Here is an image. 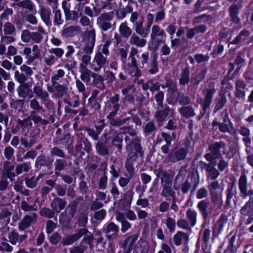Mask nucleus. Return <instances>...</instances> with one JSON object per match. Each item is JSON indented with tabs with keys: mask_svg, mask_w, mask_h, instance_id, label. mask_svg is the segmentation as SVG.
Segmentation results:
<instances>
[{
	"mask_svg": "<svg viewBox=\"0 0 253 253\" xmlns=\"http://www.w3.org/2000/svg\"><path fill=\"white\" fill-rule=\"evenodd\" d=\"M80 22L83 26H88L92 28V22L90 21L89 18L85 15L81 16Z\"/></svg>",
	"mask_w": 253,
	"mask_h": 253,
	"instance_id": "nucleus-64",
	"label": "nucleus"
},
{
	"mask_svg": "<svg viewBox=\"0 0 253 253\" xmlns=\"http://www.w3.org/2000/svg\"><path fill=\"white\" fill-rule=\"evenodd\" d=\"M110 4L111 2L106 0V1L102 0H96V5L100 9L105 8L111 9Z\"/></svg>",
	"mask_w": 253,
	"mask_h": 253,
	"instance_id": "nucleus-50",
	"label": "nucleus"
},
{
	"mask_svg": "<svg viewBox=\"0 0 253 253\" xmlns=\"http://www.w3.org/2000/svg\"><path fill=\"white\" fill-rule=\"evenodd\" d=\"M239 133L244 136L242 141L245 146H249L251 144L252 140L250 137V129L245 126H242L238 130Z\"/></svg>",
	"mask_w": 253,
	"mask_h": 253,
	"instance_id": "nucleus-18",
	"label": "nucleus"
},
{
	"mask_svg": "<svg viewBox=\"0 0 253 253\" xmlns=\"http://www.w3.org/2000/svg\"><path fill=\"white\" fill-rule=\"evenodd\" d=\"M208 205L209 203L207 201L205 200H203L199 202L197 205V207L199 210L200 211L202 214L205 217L207 216L208 215L207 209Z\"/></svg>",
	"mask_w": 253,
	"mask_h": 253,
	"instance_id": "nucleus-43",
	"label": "nucleus"
},
{
	"mask_svg": "<svg viewBox=\"0 0 253 253\" xmlns=\"http://www.w3.org/2000/svg\"><path fill=\"white\" fill-rule=\"evenodd\" d=\"M39 13L42 21L47 25L51 24L50 22V9L48 7H45L42 5L40 6Z\"/></svg>",
	"mask_w": 253,
	"mask_h": 253,
	"instance_id": "nucleus-15",
	"label": "nucleus"
},
{
	"mask_svg": "<svg viewBox=\"0 0 253 253\" xmlns=\"http://www.w3.org/2000/svg\"><path fill=\"white\" fill-rule=\"evenodd\" d=\"M65 75V72L62 69H59L57 70L56 74H54L51 77V82L53 84H55L57 81L59 80V79L62 77H63Z\"/></svg>",
	"mask_w": 253,
	"mask_h": 253,
	"instance_id": "nucleus-53",
	"label": "nucleus"
},
{
	"mask_svg": "<svg viewBox=\"0 0 253 253\" xmlns=\"http://www.w3.org/2000/svg\"><path fill=\"white\" fill-rule=\"evenodd\" d=\"M25 235H19L18 233L12 231L8 235L9 241L12 245H16L17 243H21L26 238Z\"/></svg>",
	"mask_w": 253,
	"mask_h": 253,
	"instance_id": "nucleus-22",
	"label": "nucleus"
},
{
	"mask_svg": "<svg viewBox=\"0 0 253 253\" xmlns=\"http://www.w3.org/2000/svg\"><path fill=\"white\" fill-rule=\"evenodd\" d=\"M40 213L41 215L49 218H52L54 216V212L47 208H42L40 211Z\"/></svg>",
	"mask_w": 253,
	"mask_h": 253,
	"instance_id": "nucleus-62",
	"label": "nucleus"
},
{
	"mask_svg": "<svg viewBox=\"0 0 253 253\" xmlns=\"http://www.w3.org/2000/svg\"><path fill=\"white\" fill-rule=\"evenodd\" d=\"M133 198V194L131 192L128 191L124 195V199L120 201V204L125 203L123 206V210H127L125 213V216L128 220L134 221L137 219L136 215L134 211L130 210V205Z\"/></svg>",
	"mask_w": 253,
	"mask_h": 253,
	"instance_id": "nucleus-3",
	"label": "nucleus"
},
{
	"mask_svg": "<svg viewBox=\"0 0 253 253\" xmlns=\"http://www.w3.org/2000/svg\"><path fill=\"white\" fill-rule=\"evenodd\" d=\"M15 27L10 23L7 22L4 25L3 31L6 35H11L15 31Z\"/></svg>",
	"mask_w": 253,
	"mask_h": 253,
	"instance_id": "nucleus-57",
	"label": "nucleus"
},
{
	"mask_svg": "<svg viewBox=\"0 0 253 253\" xmlns=\"http://www.w3.org/2000/svg\"><path fill=\"white\" fill-rule=\"evenodd\" d=\"M91 77L93 78L92 83L94 86H96L100 90L105 88L103 78L101 75L95 73H92Z\"/></svg>",
	"mask_w": 253,
	"mask_h": 253,
	"instance_id": "nucleus-26",
	"label": "nucleus"
},
{
	"mask_svg": "<svg viewBox=\"0 0 253 253\" xmlns=\"http://www.w3.org/2000/svg\"><path fill=\"white\" fill-rule=\"evenodd\" d=\"M65 18L66 21L73 20L77 21L78 19V13L75 11H70L68 9H64Z\"/></svg>",
	"mask_w": 253,
	"mask_h": 253,
	"instance_id": "nucleus-40",
	"label": "nucleus"
},
{
	"mask_svg": "<svg viewBox=\"0 0 253 253\" xmlns=\"http://www.w3.org/2000/svg\"><path fill=\"white\" fill-rule=\"evenodd\" d=\"M79 30V27L77 26H69L65 28L62 31V36L65 38H69L74 35L75 32Z\"/></svg>",
	"mask_w": 253,
	"mask_h": 253,
	"instance_id": "nucleus-32",
	"label": "nucleus"
},
{
	"mask_svg": "<svg viewBox=\"0 0 253 253\" xmlns=\"http://www.w3.org/2000/svg\"><path fill=\"white\" fill-rule=\"evenodd\" d=\"M149 54L148 52H144L140 56L137 55L138 58V68H143L145 64H147L149 59Z\"/></svg>",
	"mask_w": 253,
	"mask_h": 253,
	"instance_id": "nucleus-35",
	"label": "nucleus"
},
{
	"mask_svg": "<svg viewBox=\"0 0 253 253\" xmlns=\"http://www.w3.org/2000/svg\"><path fill=\"white\" fill-rule=\"evenodd\" d=\"M138 236L137 234H133L128 236L127 239L122 244L126 245V247L131 249L137 240Z\"/></svg>",
	"mask_w": 253,
	"mask_h": 253,
	"instance_id": "nucleus-38",
	"label": "nucleus"
},
{
	"mask_svg": "<svg viewBox=\"0 0 253 253\" xmlns=\"http://www.w3.org/2000/svg\"><path fill=\"white\" fill-rule=\"evenodd\" d=\"M234 195V190H233V185H231L228 188L227 192V199L226 201L225 207H228L230 205V199H232Z\"/></svg>",
	"mask_w": 253,
	"mask_h": 253,
	"instance_id": "nucleus-48",
	"label": "nucleus"
},
{
	"mask_svg": "<svg viewBox=\"0 0 253 253\" xmlns=\"http://www.w3.org/2000/svg\"><path fill=\"white\" fill-rule=\"evenodd\" d=\"M186 216L189 220L191 225L193 227L194 226L197 222V212L192 209H188L187 211Z\"/></svg>",
	"mask_w": 253,
	"mask_h": 253,
	"instance_id": "nucleus-33",
	"label": "nucleus"
},
{
	"mask_svg": "<svg viewBox=\"0 0 253 253\" xmlns=\"http://www.w3.org/2000/svg\"><path fill=\"white\" fill-rule=\"evenodd\" d=\"M54 25H60L63 22V20L61 18V13L60 10H56L54 12Z\"/></svg>",
	"mask_w": 253,
	"mask_h": 253,
	"instance_id": "nucleus-54",
	"label": "nucleus"
},
{
	"mask_svg": "<svg viewBox=\"0 0 253 253\" xmlns=\"http://www.w3.org/2000/svg\"><path fill=\"white\" fill-rule=\"evenodd\" d=\"M170 113L172 116L173 114V110L170 109L169 108H167L165 110L159 111L157 112L155 114V117L157 121L159 122L160 125H162V123L166 119L167 116L168 114Z\"/></svg>",
	"mask_w": 253,
	"mask_h": 253,
	"instance_id": "nucleus-24",
	"label": "nucleus"
},
{
	"mask_svg": "<svg viewBox=\"0 0 253 253\" xmlns=\"http://www.w3.org/2000/svg\"><path fill=\"white\" fill-rule=\"evenodd\" d=\"M35 113L36 112L35 111H32L31 113L30 116L28 118L25 119L22 121H19V124L22 126H26L27 125L31 126V120H32L35 124L42 123L43 120L39 116L34 115Z\"/></svg>",
	"mask_w": 253,
	"mask_h": 253,
	"instance_id": "nucleus-17",
	"label": "nucleus"
},
{
	"mask_svg": "<svg viewBox=\"0 0 253 253\" xmlns=\"http://www.w3.org/2000/svg\"><path fill=\"white\" fill-rule=\"evenodd\" d=\"M30 106L35 112H40L42 110V107L40 105L39 101L36 98L30 101Z\"/></svg>",
	"mask_w": 253,
	"mask_h": 253,
	"instance_id": "nucleus-49",
	"label": "nucleus"
},
{
	"mask_svg": "<svg viewBox=\"0 0 253 253\" xmlns=\"http://www.w3.org/2000/svg\"><path fill=\"white\" fill-rule=\"evenodd\" d=\"M149 29L148 28L147 29H144L142 22H140L136 25L135 30L138 34L142 36L143 38H146L149 34Z\"/></svg>",
	"mask_w": 253,
	"mask_h": 253,
	"instance_id": "nucleus-41",
	"label": "nucleus"
},
{
	"mask_svg": "<svg viewBox=\"0 0 253 253\" xmlns=\"http://www.w3.org/2000/svg\"><path fill=\"white\" fill-rule=\"evenodd\" d=\"M33 91L36 96L41 100L47 97L49 95L48 92L45 90H43L40 85L35 86L33 88Z\"/></svg>",
	"mask_w": 253,
	"mask_h": 253,
	"instance_id": "nucleus-31",
	"label": "nucleus"
},
{
	"mask_svg": "<svg viewBox=\"0 0 253 253\" xmlns=\"http://www.w3.org/2000/svg\"><path fill=\"white\" fill-rule=\"evenodd\" d=\"M66 204V202L62 199L56 198L51 203V207L53 211L59 212L65 208Z\"/></svg>",
	"mask_w": 253,
	"mask_h": 253,
	"instance_id": "nucleus-21",
	"label": "nucleus"
},
{
	"mask_svg": "<svg viewBox=\"0 0 253 253\" xmlns=\"http://www.w3.org/2000/svg\"><path fill=\"white\" fill-rule=\"evenodd\" d=\"M119 101V95L118 94H115L110 98L109 106L110 110L119 111L120 109V105L118 103Z\"/></svg>",
	"mask_w": 253,
	"mask_h": 253,
	"instance_id": "nucleus-34",
	"label": "nucleus"
},
{
	"mask_svg": "<svg viewBox=\"0 0 253 253\" xmlns=\"http://www.w3.org/2000/svg\"><path fill=\"white\" fill-rule=\"evenodd\" d=\"M113 18V12L103 13L97 18V24L102 31H106L111 29L112 24L110 23V21H111Z\"/></svg>",
	"mask_w": 253,
	"mask_h": 253,
	"instance_id": "nucleus-6",
	"label": "nucleus"
},
{
	"mask_svg": "<svg viewBox=\"0 0 253 253\" xmlns=\"http://www.w3.org/2000/svg\"><path fill=\"white\" fill-rule=\"evenodd\" d=\"M36 214L32 212L26 215L19 223L18 228L23 231L29 227L33 223L36 221Z\"/></svg>",
	"mask_w": 253,
	"mask_h": 253,
	"instance_id": "nucleus-11",
	"label": "nucleus"
},
{
	"mask_svg": "<svg viewBox=\"0 0 253 253\" xmlns=\"http://www.w3.org/2000/svg\"><path fill=\"white\" fill-rule=\"evenodd\" d=\"M205 75V71L200 70L198 71L196 76L193 79V81L195 83H199L203 80Z\"/></svg>",
	"mask_w": 253,
	"mask_h": 253,
	"instance_id": "nucleus-61",
	"label": "nucleus"
},
{
	"mask_svg": "<svg viewBox=\"0 0 253 253\" xmlns=\"http://www.w3.org/2000/svg\"><path fill=\"white\" fill-rule=\"evenodd\" d=\"M161 84L158 82L154 83L153 81H149L142 85L144 90L149 89L151 91L154 92L159 90Z\"/></svg>",
	"mask_w": 253,
	"mask_h": 253,
	"instance_id": "nucleus-30",
	"label": "nucleus"
},
{
	"mask_svg": "<svg viewBox=\"0 0 253 253\" xmlns=\"http://www.w3.org/2000/svg\"><path fill=\"white\" fill-rule=\"evenodd\" d=\"M24 104V101L22 100H13L11 99L10 102V107L16 110H20L22 109Z\"/></svg>",
	"mask_w": 253,
	"mask_h": 253,
	"instance_id": "nucleus-47",
	"label": "nucleus"
},
{
	"mask_svg": "<svg viewBox=\"0 0 253 253\" xmlns=\"http://www.w3.org/2000/svg\"><path fill=\"white\" fill-rule=\"evenodd\" d=\"M79 71L81 73L80 78L84 83H88L90 81V76L92 73L87 68H80Z\"/></svg>",
	"mask_w": 253,
	"mask_h": 253,
	"instance_id": "nucleus-28",
	"label": "nucleus"
},
{
	"mask_svg": "<svg viewBox=\"0 0 253 253\" xmlns=\"http://www.w3.org/2000/svg\"><path fill=\"white\" fill-rule=\"evenodd\" d=\"M162 184L163 185V188L161 193L162 196L165 197L167 199H168L169 197H174L175 192L171 189V181L169 180H162Z\"/></svg>",
	"mask_w": 253,
	"mask_h": 253,
	"instance_id": "nucleus-13",
	"label": "nucleus"
},
{
	"mask_svg": "<svg viewBox=\"0 0 253 253\" xmlns=\"http://www.w3.org/2000/svg\"><path fill=\"white\" fill-rule=\"evenodd\" d=\"M128 119V118L125 119H112L109 120V123L111 126H120L121 125L125 124L126 120Z\"/></svg>",
	"mask_w": 253,
	"mask_h": 253,
	"instance_id": "nucleus-60",
	"label": "nucleus"
},
{
	"mask_svg": "<svg viewBox=\"0 0 253 253\" xmlns=\"http://www.w3.org/2000/svg\"><path fill=\"white\" fill-rule=\"evenodd\" d=\"M177 225L179 228L182 229L190 230L189 224L186 219H181L177 220Z\"/></svg>",
	"mask_w": 253,
	"mask_h": 253,
	"instance_id": "nucleus-56",
	"label": "nucleus"
},
{
	"mask_svg": "<svg viewBox=\"0 0 253 253\" xmlns=\"http://www.w3.org/2000/svg\"><path fill=\"white\" fill-rule=\"evenodd\" d=\"M107 62V57L103 55L100 51L95 52L94 57L90 64V68L94 72H99Z\"/></svg>",
	"mask_w": 253,
	"mask_h": 253,
	"instance_id": "nucleus-5",
	"label": "nucleus"
},
{
	"mask_svg": "<svg viewBox=\"0 0 253 253\" xmlns=\"http://www.w3.org/2000/svg\"><path fill=\"white\" fill-rule=\"evenodd\" d=\"M214 91L213 89H209L205 92V107H208L211 103L212 95Z\"/></svg>",
	"mask_w": 253,
	"mask_h": 253,
	"instance_id": "nucleus-46",
	"label": "nucleus"
},
{
	"mask_svg": "<svg viewBox=\"0 0 253 253\" xmlns=\"http://www.w3.org/2000/svg\"><path fill=\"white\" fill-rule=\"evenodd\" d=\"M232 125L230 120L225 116L222 123V132H229L232 129Z\"/></svg>",
	"mask_w": 253,
	"mask_h": 253,
	"instance_id": "nucleus-51",
	"label": "nucleus"
},
{
	"mask_svg": "<svg viewBox=\"0 0 253 253\" xmlns=\"http://www.w3.org/2000/svg\"><path fill=\"white\" fill-rule=\"evenodd\" d=\"M76 56L81 61L80 68H87V66L90 63L91 55L88 54H84V51L80 49L76 53Z\"/></svg>",
	"mask_w": 253,
	"mask_h": 253,
	"instance_id": "nucleus-16",
	"label": "nucleus"
},
{
	"mask_svg": "<svg viewBox=\"0 0 253 253\" xmlns=\"http://www.w3.org/2000/svg\"><path fill=\"white\" fill-rule=\"evenodd\" d=\"M242 7L241 5L237 4H232L229 7V15L232 22L236 24H239L241 22L239 17V10Z\"/></svg>",
	"mask_w": 253,
	"mask_h": 253,
	"instance_id": "nucleus-14",
	"label": "nucleus"
},
{
	"mask_svg": "<svg viewBox=\"0 0 253 253\" xmlns=\"http://www.w3.org/2000/svg\"><path fill=\"white\" fill-rule=\"evenodd\" d=\"M130 62L124 65L126 73L132 76L139 77L141 76V72L138 68V63L135 56H128Z\"/></svg>",
	"mask_w": 253,
	"mask_h": 253,
	"instance_id": "nucleus-4",
	"label": "nucleus"
},
{
	"mask_svg": "<svg viewBox=\"0 0 253 253\" xmlns=\"http://www.w3.org/2000/svg\"><path fill=\"white\" fill-rule=\"evenodd\" d=\"M156 127L153 122H149L144 127L143 131L146 135H149L151 132L155 130Z\"/></svg>",
	"mask_w": 253,
	"mask_h": 253,
	"instance_id": "nucleus-52",
	"label": "nucleus"
},
{
	"mask_svg": "<svg viewBox=\"0 0 253 253\" xmlns=\"http://www.w3.org/2000/svg\"><path fill=\"white\" fill-rule=\"evenodd\" d=\"M30 163H24L23 164L17 165L16 167L15 171L17 174H20L23 172H28L31 169Z\"/></svg>",
	"mask_w": 253,
	"mask_h": 253,
	"instance_id": "nucleus-36",
	"label": "nucleus"
},
{
	"mask_svg": "<svg viewBox=\"0 0 253 253\" xmlns=\"http://www.w3.org/2000/svg\"><path fill=\"white\" fill-rule=\"evenodd\" d=\"M97 152L102 155L108 154V149L101 142H98L96 146Z\"/></svg>",
	"mask_w": 253,
	"mask_h": 253,
	"instance_id": "nucleus-59",
	"label": "nucleus"
},
{
	"mask_svg": "<svg viewBox=\"0 0 253 253\" xmlns=\"http://www.w3.org/2000/svg\"><path fill=\"white\" fill-rule=\"evenodd\" d=\"M103 229L109 240H114L117 238L119 228L114 222H111L105 224Z\"/></svg>",
	"mask_w": 253,
	"mask_h": 253,
	"instance_id": "nucleus-7",
	"label": "nucleus"
},
{
	"mask_svg": "<svg viewBox=\"0 0 253 253\" xmlns=\"http://www.w3.org/2000/svg\"><path fill=\"white\" fill-rule=\"evenodd\" d=\"M31 197L27 198L28 202L22 201L21 203V209L25 211H32L34 210V205L31 204Z\"/></svg>",
	"mask_w": 253,
	"mask_h": 253,
	"instance_id": "nucleus-45",
	"label": "nucleus"
},
{
	"mask_svg": "<svg viewBox=\"0 0 253 253\" xmlns=\"http://www.w3.org/2000/svg\"><path fill=\"white\" fill-rule=\"evenodd\" d=\"M31 91V89L26 84H21L17 88L19 96L22 98L26 97Z\"/></svg>",
	"mask_w": 253,
	"mask_h": 253,
	"instance_id": "nucleus-37",
	"label": "nucleus"
},
{
	"mask_svg": "<svg viewBox=\"0 0 253 253\" xmlns=\"http://www.w3.org/2000/svg\"><path fill=\"white\" fill-rule=\"evenodd\" d=\"M195 58L198 63H202L208 61L210 59V57L208 54H198L195 56Z\"/></svg>",
	"mask_w": 253,
	"mask_h": 253,
	"instance_id": "nucleus-63",
	"label": "nucleus"
},
{
	"mask_svg": "<svg viewBox=\"0 0 253 253\" xmlns=\"http://www.w3.org/2000/svg\"><path fill=\"white\" fill-rule=\"evenodd\" d=\"M165 36V31L158 25H154L151 30V40L153 42H163V37Z\"/></svg>",
	"mask_w": 253,
	"mask_h": 253,
	"instance_id": "nucleus-12",
	"label": "nucleus"
},
{
	"mask_svg": "<svg viewBox=\"0 0 253 253\" xmlns=\"http://www.w3.org/2000/svg\"><path fill=\"white\" fill-rule=\"evenodd\" d=\"M190 81V69L187 65L182 69L179 78V82L180 85H185L189 83Z\"/></svg>",
	"mask_w": 253,
	"mask_h": 253,
	"instance_id": "nucleus-23",
	"label": "nucleus"
},
{
	"mask_svg": "<svg viewBox=\"0 0 253 253\" xmlns=\"http://www.w3.org/2000/svg\"><path fill=\"white\" fill-rule=\"evenodd\" d=\"M14 168V165L9 161H5L3 162V172L6 177L10 178L15 176V173L12 172Z\"/></svg>",
	"mask_w": 253,
	"mask_h": 253,
	"instance_id": "nucleus-25",
	"label": "nucleus"
},
{
	"mask_svg": "<svg viewBox=\"0 0 253 253\" xmlns=\"http://www.w3.org/2000/svg\"><path fill=\"white\" fill-rule=\"evenodd\" d=\"M239 187L241 193L244 197L251 196L248 201L241 208L240 213L242 216L246 215H253V189L247 190V179L246 176L242 175L239 180Z\"/></svg>",
	"mask_w": 253,
	"mask_h": 253,
	"instance_id": "nucleus-2",
	"label": "nucleus"
},
{
	"mask_svg": "<svg viewBox=\"0 0 253 253\" xmlns=\"http://www.w3.org/2000/svg\"><path fill=\"white\" fill-rule=\"evenodd\" d=\"M150 250L149 243L145 240L140 239L133 253H148Z\"/></svg>",
	"mask_w": 253,
	"mask_h": 253,
	"instance_id": "nucleus-19",
	"label": "nucleus"
},
{
	"mask_svg": "<svg viewBox=\"0 0 253 253\" xmlns=\"http://www.w3.org/2000/svg\"><path fill=\"white\" fill-rule=\"evenodd\" d=\"M88 40L86 44L81 49L84 54L91 55L95 41V33L94 29H91L87 32Z\"/></svg>",
	"mask_w": 253,
	"mask_h": 253,
	"instance_id": "nucleus-9",
	"label": "nucleus"
},
{
	"mask_svg": "<svg viewBox=\"0 0 253 253\" xmlns=\"http://www.w3.org/2000/svg\"><path fill=\"white\" fill-rule=\"evenodd\" d=\"M140 142V139L138 137H136L130 142H127L126 146L128 154L125 163V168L131 175H133L134 173V162L138 156L142 157L143 156L144 152Z\"/></svg>",
	"mask_w": 253,
	"mask_h": 253,
	"instance_id": "nucleus-1",
	"label": "nucleus"
},
{
	"mask_svg": "<svg viewBox=\"0 0 253 253\" xmlns=\"http://www.w3.org/2000/svg\"><path fill=\"white\" fill-rule=\"evenodd\" d=\"M88 232V230L85 228H82L76 234L72 235H69L64 238L62 240V244L64 245H70L72 244L75 241L81 238L83 235H85Z\"/></svg>",
	"mask_w": 253,
	"mask_h": 253,
	"instance_id": "nucleus-10",
	"label": "nucleus"
},
{
	"mask_svg": "<svg viewBox=\"0 0 253 253\" xmlns=\"http://www.w3.org/2000/svg\"><path fill=\"white\" fill-rule=\"evenodd\" d=\"M166 224L167 228L169 231L172 232L175 230V220L170 217H168L166 220Z\"/></svg>",
	"mask_w": 253,
	"mask_h": 253,
	"instance_id": "nucleus-55",
	"label": "nucleus"
},
{
	"mask_svg": "<svg viewBox=\"0 0 253 253\" xmlns=\"http://www.w3.org/2000/svg\"><path fill=\"white\" fill-rule=\"evenodd\" d=\"M178 93L176 89L175 86L170 87L168 89V98L167 99V102L169 104L172 103L173 100H177V98L176 95Z\"/></svg>",
	"mask_w": 253,
	"mask_h": 253,
	"instance_id": "nucleus-39",
	"label": "nucleus"
},
{
	"mask_svg": "<svg viewBox=\"0 0 253 253\" xmlns=\"http://www.w3.org/2000/svg\"><path fill=\"white\" fill-rule=\"evenodd\" d=\"M17 5L21 7L26 8L30 11H35L36 8L34 5L29 0H23L17 3Z\"/></svg>",
	"mask_w": 253,
	"mask_h": 253,
	"instance_id": "nucleus-44",
	"label": "nucleus"
},
{
	"mask_svg": "<svg viewBox=\"0 0 253 253\" xmlns=\"http://www.w3.org/2000/svg\"><path fill=\"white\" fill-rule=\"evenodd\" d=\"M119 30L120 34L123 37L127 38L131 34V30L127 26L126 22L121 23Z\"/></svg>",
	"mask_w": 253,
	"mask_h": 253,
	"instance_id": "nucleus-29",
	"label": "nucleus"
},
{
	"mask_svg": "<svg viewBox=\"0 0 253 253\" xmlns=\"http://www.w3.org/2000/svg\"><path fill=\"white\" fill-rule=\"evenodd\" d=\"M180 114L187 118L193 116L195 115L193 109L190 106L181 107L179 109Z\"/></svg>",
	"mask_w": 253,
	"mask_h": 253,
	"instance_id": "nucleus-42",
	"label": "nucleus"
},
{
	"mask_svg": "<svg viewBox=\"0 0 253 253\" xmlns=\"http://www.w3.org/2000/svg\"><path fill=\"white\" fill-rule=\"evenodd\" d=\"M187 150L185 148H175L171 151L169 155V161L173 163L185 159Z\"/></svg>",
	"mask_w": 253,
	"mask_h": 253,
	"instance_id": "nucleus-8",
	"label": "nucleus"
},
{
	"mask_svg": "<svg viewBox=\"0 0 253 253\" xmlns=\"http://www.w3.org/2000/svg\"><path fill=\"white\" fill-rule=\"evenodd\" d=\"M14 150L10 146L6 147L3 151V154L7 160H10L13 156Z\"/></svg>",
	"mask_w": 253,
	"mask_h": 253,
	"instance_id": "nucleus-58",
	"label": "nucleus"
},
{
	"mask_svg": "<svg viewBox=\"0 0 253 253\" xmlns=\"http://www.w3.org/2000/svg\"><path fill=\"white\" fill-rule=\"evenodd\" d=\"M129 43L131 44L142 47L146 44V41L144 39L140 38L135 34H133L130 38Z\"/></svg>",
	"mask_w": 253,
	"mask_h": 253,
	"instance_id": "nucleus-27",
	"label": "nucleus"
},
{
	"mask_svg": "<svg viewBox=\"0 0 253 253\" xmlns=\"http://www.w3.org/2000/svg\"><path fill=\"white\" fill-rule=\"evenodd\" d=\"M189 241V236L182 231H177L173 237V241L176 246H180L182 241L187 243Z\"/></svg>",
	"mask_w": 253,
	"mask_h": 253,
	"instance_id": "nucleus-20",
	"label": "nucleus"
}]
</instances>
